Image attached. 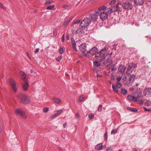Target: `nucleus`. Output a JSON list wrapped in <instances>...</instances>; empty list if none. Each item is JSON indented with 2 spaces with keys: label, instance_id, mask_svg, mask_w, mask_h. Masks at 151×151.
<instances>
[{
  "label": "nucleus",
  "instance_id": "f257e3e1",
  "mask_svg": "<svg viewBox=\"0 0 151 151\" xmlns=\"http://www.w3.org/2000/svg\"><path fill=\"white\" fill-rule=\"evenodd\" d=\"M122 5L121 3L119 2L115 5H112L111 7L108 8V9L109 12V14H111L114 12L120 11L122 10Z\"/></svg>",
  "mask_w": 151,
  "mask_h": 151
},
{
  "label": "nucleus",
  "instance_id": "f03ea898",
  "mask_svg": "<svg viewBox=\"0 0 151 151\" xmlns=\"http://www.w3.org/2000/svg\"><path fill=\"white\" fill-rule=\"evenodd\" d=\"M97 54L98 55V56L100 58V61L102 62L106 56V55H107L106 50L105 48L101 50L99 52L97 53Z\"/></svg>",
  "mask_w": 151,
  "mask_h": 151
},
{
  "label": "nucleus",
  "instance_id": "7ed1b4c3",
  "mask_svg": "<svg viewBox=\"0 0 151 151\" xmlns=\"http://www.w3.org/2000/svg\"><path fill=\"white\" fill-rule=\"evenodd\" d=\"M19 98H20L22 101L25 104H29L30 101V99L29 97L24 94H20L18 96Z\"/></svg>",
  "mask_w": 151,
  "mask_h": 151
},
{
  "label": "nucleus",
  "instance_id": "20e7f679",
  "mask_svg": "<svg viewBox=\"0 0 151 151\" xmlns=\"http://www.w3.org/2000/svg\"><path fill=\"white\" fill-rule=\"evenodd\" d=\"M109 13V12L108 8L103 10L100 14V18L102 21L104 20L107 18L108 14Z\"/></svg>",
  "mask_w": 151,
  "mask_h": 151
},
{
  "label": "nucleus",
  "instance_id": "39448f33",
  "mask_svg": "<svg viewBox=\"0 0 151 151\" xmlns=\"http://www.w3.org/2000/svg\"><path fill=\"white\" fill-rule=\"evenodd\" d=\"M91 21L88 17H87L81 21L80 25L82 26V27L85 28L86 27L89 26Z\"/></svg>",
  "mask_w": 151,
  "mask_h": 151
},
{
  "label": "nucleus",
  "instance_id": "423d86ee",
  "mask_svg": "<svg viewBox=\"0 0 151 151\" xmlns=\"http://www.w3.org/2000/svg\"><path fill=\"white\" fill-rule=\"evenodd\" d=\"M102 61L104 65L106 66L110 65L113 63L112 60L110 55L106 56L105 59H104Z\"/></svg>",
  "mask_w": 151,
  "mask_h": 151
},
{
  "label": "nucleus",
  "instance_id": "0eeeda50",
  "mask_svg": "<svg viewBox=\"0 0 151 151\" xmlns=\"http://www.w3.org/2000/svg\"><path fill=\"white\" fill-rule=\"evenodd\" d=\"M15 112L17 115H20L23 119H25L27 117V115L21 109H17L15 110Z\"/></svg>",
  "mask_w": 151,
  "mask_h": 151
},
{
  "label": "nucleus",
  "instance_id": "6e6552de",
  "mask_svg": "<svg viewBox=\"0 0 151 151\" xmlns=\"http://www.w3.org/2000/svg\"><path fill=\"white\" fill-rule=\"evenodd\" d=\"M9 83L13 90L15 92L17 91V88L15 81L12 79L9 80Z\"/></svg>",
  "mask_w": 151,
  "mask_h": 151
},
{
  "label": "nucleus",
  "instance_id": "1a4fd4ad",
  "mask_svg": "<svg viewBox=\"0 0 151 151\" xmlns=\"http://www.w3.org/2000/svg\"><path fill=\"white\" fill-rule=\"evenodd\" d=\"M99 13L98 12H96L95 14H91L88 17L91 20L93 21L96 20L98 18Z\"/></svg>",
  "mask_w": 151,
  "mask_h": 151
},
{
  "label": "nucleus",
  "instance_id": "9d476101",
  "mask_svg": "<svg viewBox=\"0 0 151 151\" xmlns=\"http://www.w3.org/2000/svg\"><path fill=\"white\" fill-rule=\"evenodd\" d=\"M85 29V28H84L83 27H82V26H81V28H79L77 30L76 32V33L78 35L80 36L84 33Z\"/></svg>",
  "mask_w": 151,
  "mask_h": 151
},
{
  "label": "nucleus",
  "instance_id": "9b49d317",
  "mask_svg": "<svg viewBox=\"0 0 151 151\" xmlns=\"http://www.w3.org/2000/svg\"><path fill=\"white\" fill-rule=\"evenodd\" d=\"M144 95L148 96L151 94V88H149L145 89L143 91Z\"/></svg>",
  "mask_w": 151,
  "mask_h": 151
},
{
  "label": "nucleus",
  "instance_id": "f8f14e48",
  "mask_svg": "<svg viewBox=\"0 0 151 151\" xmlns=\"http://www.w3.org/2000/svg\"><path fill=\"white\" fill-rule=\"evenodd\" d=\"M98 50L97 48L95 47H93L90 51L87 52V53H90L92 55L96 54Z\"/></svg>",
  "mask_w": 151,
  "mask_h": 151
},
{
  "label": "nucleus",
  "instance_id": "ddd939ff",
  "mask_svg": "<svg viewBox=\"0 0 151 151\" xmlns=\"http://www.w3.org/2000/svg\"><path fill=\"white\" fill-rule=\"evenodd\" d=\"M137 67L136 65L134 63H130L129 66L127 68L128 70H134Z\"/></svg>",
  "mask_w": 151,
  "mask_h": 151
},
{
  "label": "nucleus",
  "instance_id": "4468645a",
  "mask_svg": "<svg viewBox=\"0 0 151 151\" xmlns=\"http://www.w3.org/2000/svg\"><path fill=\"white\" fill-rule=\"evenodd\" d=\"M80 50L82 52H85L86 51V45L85 43L81 44L79 47Z\"/></svg>",
  "mask_w": 151,
  "mask_h": 151
},
{
  "label": "nucleus",
  "instance_id": "2eb2a0df",
  "mask_svg": "<svg viewBox=\"0 0 151 151\" xmlns=\"http://www.w3.org/2000/svg\"><path fill=\"white\" fill-rule=\"evenodd\" d=\"M24 81L25 82V83H23L22 87L23 90L26 91L28 89L29 85L28 82L27 81Z\"/></svg>",
  "mask_w": 151,
  "mask_h": 151
},
{
  "label": "nucleus",
  "instance_id": "dca6fc26",
  "mask_svg": "<svg viewBox=\"0 0 151 151\" xmlns=\"http://www.w3.org/2000/svg\"><path fill=\"white\" fill-rule=\"evenodd\" d=\"M134 3L137 5H141L144 2V0H134Z\"/></svg>",
  "mask_w": 151,
  "mask_h": 151
},
{
  "label": "nucleus",
  "instance_id": "f3484780",
  "mask_svg": "<svg viewBox=\"0 0 151 151\" xmlns=\"http://www.w3.org/2000/svg\"><path fill=\"white\" fill-rule=\"evenodd\" d=\"M126 68L123 65H121L118 68V70L121 72L124 73L125 70Z\"/></svg>",
  "mask_w": 151,
  "mask_h": 151
},
{
  "label": "nucleus",
  "instance_id": "a211bd4d",
  "mask_svg": "<svg viewBox=\"0 0 151 151\" xmlns=\"http://www.w3.org/2000/svg\"><path fill=\"white\" fill-rule=\"evenodd\" d=\"M128 98L129 100L132 101H137V98L134 96L129 95L128 96Z\"/></svg>",
  "mask_w": 151,
  "mask_h": 151
},
{
  "label": "nucleus",
  "instance_id": "6ab92c4d",
  "mask_svg": "<svg viewBox=\"0 0 151 151\" xmlns=\"http://www.w3.org/2000/svg\"><path fill=\"white\" fill-rule=\"evenodd\" d=\"M71 42L72 44V46L74 50L75 51H77V49L76 47V43L74 40L73 38L71 39Z\"/></svg>",
  "mask_w": 151,
  "mask_h": 151
},
{
  "label": "nucleus",
  "instance_id": "aec40b11",
  "mask_svg": "<svg viewBox=\"0 0 151 151\" xmlns=\"http://www.w3.org/2000/svg\"><path fill=\"white\" fill-rule=\"evenodd\" d=\"M20 75L22 76V78L24 81L27 80V79L26 78V74L23 72H21L20 73Z\"/></svg>",
  "mask_w": 151,
  "mask_h": 151
},
{
  "label": "nucleus",
  "instance_id": "412c9836",
  "mask_svg": "<svg viewBox=\"0 0 151 151\" xmlns=\"http://www.w3.org/2000/svg\"><path fill=\"white\" fill-rule=\"evenodd\" d=\"M96 149L98 150H101L103 149L102 144L100 143L97 145L95 147Z\"/></svg>",
  "mask_w": 151,
  "mask_h": 151
},
{
  "label": "nucleus",
  "instance_id": "4be33fe9",
  "mask_svg": "<svg viewBox=\"0 0 151 151\" xmlns=\"http://www.w3.org/2000/svg\"><path fill=\"white\" fill-rule=\"evenodd\" d=\"M53 101L59 104H61L62 103L60 99L58 98H54L53 99Z\"/></svg>",
  "mask_w": 151,
  "mask_h": 151
},
{
  "label": "nucleus",
  "instance_id": "5701e85b",
  "mask_svg": "<svg viewBox=\"0 0 151 151\" xmlns=\"http://www.w3.org/2000/svg\"><path fill=\"white\" fill-rule=\"evenodd\" d=\"M135 77V75H131L129 77V82L130 83L132 80L134 81Z\"/></svg>",
  "mask_w": 151,
  "mask_h": 151
},
{
  "label": "nucleus",
  "instance_id": "b1692460",
  "mask_svg": "<svg viewBox=\"0 0 151 151\" xmlns=\"http://www.w3.org/2000/svg\"><path fill=\"white\" fill-rule=\"evenodd\" d=\"M65 49H64V47H60L59 50V53L60 54H63L65 51Z\"/></svg>",
  "mask_w": 151,
  "mask_h": 151
},
{
  "label": "nucleus",
  "instance_id": "393cba45",
  "mask_svg": "<svg viewBox=\"0 0 151 151\" xmlns=\"http://www.w3.org/2000/svg\"><path fill=\"white\" fill-rule=\"evenodd\" d=\"M70 21V20L69 19H67L64 22L63 25L64 26H66Z\"/></svg>",
  "mask_w": 151,
  "mask_h": 151
},
{
  "label": "nucleus",
  "instance_id": "a878e982",
  "mask_svg": "<svg viewBox=\"0 0 151 151\" xmlns=\"http://www.w3.org/2000/svg\"><path fill=\"white\" fill-rule=\"evenodd\" d=\"M127 109L128 110L131 111L133 112H135L137 111V110L136 109L130 107H128Z\"/></svg>",
  "mask_w": 151,
  "mask_h": 151
},
{
  "label": "nucleus",
  "instance_id": "bb28decb",
  "mask_svg": "<svg viewBox=\"0 0 151 151\" xmlns=\"http://www.w3.org/2000/svg\"><path fill=\"white\" fill-rule=\"evenodd\" d=\"M94 64L95 66L97 67H99L100 66V63L97 60L95 61Z\"/></svg>",
  "mask_w": 151,
  "mask_h": 151
},
{
  "label": "nucleus",
  "instance_id": "cd10ccee",
  "mask_svg": "<svg viewBox=\"0 0 151 151\" xmlns=\"http://www.w3.org/2000/svg\"><path fill=\"white\" fill-rule=\"evenodd\" d=\"M121 92L124 95H125L127 94V91L124 89H121Z\"/></svg>",
  "mask_w": 151,
  "mask_h": 151
},
{
  "label": "nucleus",
  "instance_id": "c85d7f7f",
  "mask_svg": "<svg viewBox=\"0 0 151 151\" xmlns=\"http://www.w3.org/2000/svg\"><path fill=\"white\" fill-rule=\"evenodd\" d=\"M55 7V5H52L47 7V9L48 10H52Z\"/></svg>",
  "mask_w": 151,
  "mask_h": 151
},
{
  "label": "nucleus",
  "instance_id": "c756f323",
  "mask_svg": "<svg viewBox=\"0 0 151 151\" xmlns=\"http://www.w3.org/2000/svg\"><path fill=\"white\" fill-rule=\"evenodd\" d=\"M53 2V1L52 0H47L46 1V2L45 3V4L47 5V4H51Z\"/></svg>",
  "mask_w": 151,
  "mask_h": 151
},
{
  "label": "nucleus",
  "instance_id": "7c9ffc66",
  "mask_svg": "<svg viewBox=\"0 0 151 151\" xmlns=\"http://www.w3.org/2000/svg\"><path fill=\"white\" fill-rule=\"evenodd\" d=\"M88 117L90 119H93L94 117V114H93L90 113L88 115Z\"/></svg>",
  "mask_w": 151,
  "mask_h": 151
},
{
  "label": "nucleus",
  "instance_id": "2f4dec72",
  "mask_svg": "<svg viewBox=\"0 0 151 151\" xmlns=\"http://www.w3.org/2000/svg\"><path fill=\"white\" fill-rule=\"evenodd\" d=\"M63 111V110L62 109H60L59 110H58L57 111V112L56 113L58 115V116L60 115L62 112Z\"/></svg>",
  "mask_w": 151,
  "mask_h": 151
},
{
  "label": "nucleus",
  "instance_id": "473e14b6",
  "mask_svg": "<svg viewBox=\"0 0 151 151\" xmlns=\"http://www.w3.org/2000/svg\"><path fill=\"white\" fill-rule=\"evenodd\" d=\"M112 88L115 92L116 93L118 92V90L116 88L115 85L113 84H112Z\"/></svg>",
  "mask_w": 151,
  "mask_h": 151
},
{
  "label": "nucleus",
  "instance_id": "72a5a7b5",
  "mask_svg": "<svg viewBox=\"0 0 151 151\" xmlns=\"http://www.w3.org/2000/svg\"><path fill=\"white\" fill-rule=\"evenodd\" d=\"M142 95V92H139L137 93V97H136L137 98V100L138 99H139V98H140L141 96Z\"/></svg>",
  "mask_w": 151,
  "mask_h": 151
},
{
  "label": "nucleus",
  "instance_id": "f704fd0d",
  "mask_svg": "<svg viewBox=\"0 0 151 151\" xmlns=\"http://www.w3.org/2000/svg\"><path fill=\"white\" fill-rule=\"evenodd\" d=\"M111 69L112 71H113L114 70H116V67L115 66V65L114 64L112 65L111 67Z\"/></svg>",
  "mask_w": 151,
  "mask_h": 151
},
{
  "label": "nucleus",
  "instance_id": "c9c22d12",
  "mask_svg": "<svg viewBox=\"0 0 151 151\" xmlns=\"http://www.w3.org/2000/svg\"><path fill=\"white\" fill-rule=\"evenodd\" d=\"M106 8V7L105 6H102L101 7H100L98 9V11H100L101 10H103Z\"/></svg>",
  "mask_w": 151,
  "mask_h": 151
},
{
  "label": "nucleus",
  "instance_id": "e433bc0d",
  "mask_svg": "<svg viewBox=\"0 0 151 151\" xmlns=\"http://www.w3.org/2000/svg\"><path fill=\"white\" fill-rule=\"evenodd\" d=\"M122 86V84L121 83H119V82H117V83L116 85V87L117 88H120Z\"/></svg>",
  "mask_w": 151,
  "mask_h": 151
},
{
  "label": "nucleus",
  "instance_id": "4c0bfd02",
  "mask_svg": "<svg viewBox=\"0 0 151 151\" xmlns=\"http://www.w3.org/2000/svg\"><path fill=\"white\" fill-rule=\"evenodd\" d=\"M116 3V1L115 0H112L109 3V4L110 5H111V6L113 5H114V4Z\"/></svg>",
  "mask_w": 151,
  "mask_h": 151
},
{
  "label": "nucleus",
  "instance_id": "58836bf2",
  "mask_svg": "<svg viewBox=\"0 0 151 151\" xmlns=\"http://www.w3.org/2000/svg\"><path fill=\"white\" fill-rule=\"evenodd\" d=\"M107 132H106L104 135V139L106 141H107Z\"/></svg>",
  "mask_w": 151,
  "mask_h": 151
},
{
  "label": "nucleus",
  "instance_id": "ea45409f",
  "mask_svg": "<svg viewBox=\"0 0 151 151\" xmlns=\"http://www.w3.org/2000/svg\"><path fill=\"white\" fill-rule=\"evenodd\" d=\"M49 110L48 107H45L43 109V111L44 112H47Z\"/></svg>",
  "mask_w": 151,
  "mask_h": 151
},
{
  "label": "nucleus",
  "instance_id": "a19ab883",
  "mask_svg": "<svg viewBox=\"0 0 151 151\" xmlns=\"http://www.w3.org/2000/svg\"><path fill=\"white\" fill-rule=\"evenodd\" d=\"M84 99V97L82 96L80 97L79 99V101L80 102L82 101H83Z\"/></svg>",
  "mask_w": 151,
  "mask_h": 151
},
{
  "label": "nucleus",
  "instance_id": "79ce46f5",
  "mask_svg": "<svg viewBox=\"0 0 151 151\" xmlns=\"http://www.w3.org/2000/svg\"><path fill=\"white\" fill-rule=\"evenodd\" d=\"M62 57V56L61 55L58 56V58H56V60L57 61H60L61 60Z\"/></svg>",
  "mask_w": 151,
  "mask_h": 151
},
{
  "label": "nucleus",
  "instance_id": "37998d69",
  "mask_svg": "<svg viewBox=\"0 0 151 151\" xmlns=\"http://www.w3.org/2000/svg\"><path fill=\"white\" fill-rule=\"evenodd\" d=\"M117 132V130L113 129L111 132V134H115Z\"/></svg>",
  "mask_w": 151,
  "mask_h": 151
},
{
  "label": "nucleus",
  "instance_id": "c03bdc74",
  "mask_svg": "<svg viewBox=\"0 0 151 151\" xmlns=\"http://www.w3.org/2000/svg\"><path fill=\"white\" fill-rule=\"evenodd\" d=\"M80 22V20H77L76 21H75L74 22V23H73L72 24V25H73L74 24H78Z\"/></svg>",
  "mask_w": 151,
  "mask_h": 151
},
{
  "label": "nucleus",
  "instance_id": "a18cd8bd",
  "mask_svg": "<svg viewBox=\"0 0 151 151\" xmlns=\"http://www.w3.org/2000/svg\"><path fill=\"white\" fill-rule=\"evenodd\" d=\"M102 106L101 105H100L98 108V111H100L101 110V109L102 108Z\"/></svg>",
  "mask_w": 151,
  "mask_h": 151
},
{
  "label": "nucleus",
  "instance_id": "49530a36",
  "mask_svg": "<svg viewBox=\"0 0 151 151\" xmlns=\"http://www.w3.org/2000/svg\"><path fill=\"white\" fill-rule=\"evenodd\" d=\"M0 7H1V8H2L4 9H6V7H4L3 5L2 4H1L0 3Z\"/></svg>",
  "mask_w": 151,
  "mask_h": 151
},
{
  "label": "nucleus",
  "instance_id": "de8ad7c7",
  "mask_svg": "<svg viewBox=\"0 0 151 151\" xmlns=\"http://www.w3.org/2000/svg\"><path fill=\"white\" fill-rule=\"evenodd\" d=\"M58 116V115L56 113L55 114L52 115V116H51V117L53 119L56 117V116Z\"/></svg>",
  "mask_w": 151,
  "mask_h": 151
},
{
  "label": "nucleus",
  "instance_id": "09e8293b",
  "mask_svg": "<svg viewBox=\"0 0 151 151\" xmlns=\"http://www.w3.org/2000/svg\"><path fill=\"white\" fill-rule=\"evenodd\" d=\"M83 55L84 56H87L88 57H89V55L87 54L85 52H83Z\"/></svg>",
  "mask_w": 151,
  "mask_h": 151
},
{
  "label": "nucleus",
  "instance_id": "8fccbe9b",
  "mask_svg": "<svg viewBox=\"0 0 151 151\" xmlns=\"http://www.w3.org/2000/svg\"><path fill=\"white\" fill-rule=\"evenodd\" d=\"M64 37H65V34H63L62 36V41L63 42L64 41Z\"/></svg>",
  "mask_w": 151,
  "mask_h": 151
},
{
  "label": "nucleus",
  "instance_id": "3c124183",
  "mask_svg": "<svg viewBox=\"0 0 151 151\" xmlns=\"http://www.w3.org/2000/svg\"><path fill=\"white\" fill-rule=\"evenodd\" d=\"M149 103L150 102L149 101H147L145 102V104L146 105H147L148 106H150V104Z\"/></svg>",
  "mask_w": 151,
  "mask_h": 151
},
{
  "label": "nucleus",
  "instance_id": "603ef678",
  "mask_svg": "<svg viewBox=\"0 0 151 151\" xmlns=\"http://www.w3.org/2000/svg\"><path fill=\"white\" fill-rule=\"evenodd\" d=\"M122 78L121 77H118L117 78V80L118 82H119L121 81Z\"/></svg>",
  "mask_w": 151,
  "mask_h": 151
},
{
  "label": "nucleus",
  "instance_id": "864d4df0",
  "mask_svg": "<svg viewBox=\"0 0 151 151\" xmlns=\"http://www.w3.org/2000/svg\"><path fill=\"white\" fill-rule=\"evenodd\" d=\"M39 51V48H37L36 49V50L35 51V53H36L37 52H38Z\"/></svg>",
  "mask_w": 151,
  "mask_h": 151
},
{
  "label": "nucleus",
  "instance_id": "5fc2aeb1",
  "mask_svg": "<svg viewBox=\"0 0 151 151\" xmlns=\"http://www.w3.org/2000/svg\"><path fill=\"white\" fill-rule=\"evenodd\" d=\"M76 116L77 118H78L80 117V115L78 113H77L76 114Z\"/></svg>",
  "mask_w": 151,
  "mask_h": 151
},
{
  "label": "nucleus",
  "instance_id": "6e6d98bb",
  "mask_svg": "<svg viewBox=\"0 0 151 151\" xmlns=\"http://www.w3.org/2000/svg\"><path fill=\"white\" fill-rule=\"evenodd\" d=\"M144 110L146 111H151V110L147 109L146 107L144 108Z\"/></svg>",
  "mask_w": 151,
  "mask_h": 151
},
{
  "label": "nucleus",
  "instance_id": "4d7b16f0",
  "mask_svg": "<svg viewBox=\"0 0 151 151\" xmlns=\"http://www.w3.org/2000/svg\"><path fill=\"white\" fill-rule=\"evenodd\" d=\"M66 39L68 40L70 39L69 36L68 35H67L66 37Z\"/></svg>",
  "mask_w": 151,
  "mask_h": 151
},
{
  "label": "nucleus",
  "instance_id": "13d9d810",
  "mask_svg": "<svg viewBox=\"0 0 151 151\" xmlns=\"http://www.w3.org/2000/svg\"><path fill=\"white\" fill-rule=\"evenodd\" d=\"M96 76L98 78H100L102 77V76L97 74L96 75Z\"/></svg>",
  "mask_w": 151,
  "mask_h": 151
},
{
  "label": "nucleus",
  "instance_id": "bf43d9fd",
  "mask_svg": "<svg viewBox=\"0 0 151 151\" xmlns=\"http://www.w3.org/2000/svg\"><path fill=\"white\" fill-rule=\"evenodd\" d=\"M67 125V124L66 123H65L63 124V127H66Z\"/></svg>",
  "mask_w": 151,
  "mask_h": 151
},
{
  "label": "nucleus",
  "instance_id": "052dcab7",
  "mask_svg": "<svg viewBox=\"0 0 151 151\" xmlns=\"http://www.w3.org/2000/svg\"><path fill=\"white\" fill-rule=\"evenodd\" d=\"M112 54V53H110V55H109L108 54H107L106 55V56H109V55H110L111 56V55Z\"/></svg>",
  "mask_w": 151,
  "mask_h": 151
},
{
  "label": "nucleus",
  "instance_id": "680f3d73",
  "mask_svg": "<svg viewBox=\"0 0 151 151\" xmlns=\"http://www.w3.org/2000/svg\"><path fill=\"white\" fill-rule=\"evenodd\" d=\"M110 150V149L109 148H108L106 150V151H109Z\"/></svg>",
  "mask_w": 151,
  "mask_h": 151
},
{
  "label": "nucleus",
  "instance_id": "e2e57ef3",
  "mask_svg": "<svg viewBox=\"0 0 151 151\" xmlns=\"http://www.w3.org/2000/svg\"><path fill=\"white\" fill-rule=\"evenodd\" d=\"M65 75L66 76H68V73H66L65 74Z\"/></svg>",
  "mask_w": 151,
  "mask_h": 151
},
{
  "label": "nucleus",
  "instance_id": "0e129e2a",
  "mask_svg": "<svg viewBox=\"0 0 151 151\" xmlns=\"http://www.w3.org/2000/svg\"><path fill=\"white\" fill-rule=\"evenodd\" d=\"M58 149L60 150H61V148L60 147H58Z\"/></svg>",
  "mask_w": 151,
  "mask_h": 151
},
{
  "label": "nucleus",
  "instance_id": "69168bd1",
  "mask_svg": "<svg viewBox=\"0 0 151 151\" xmlns=\"http://www.w3.org/2000/svg\"><path fill=\"white\" fill-rule=\"evenodd\" d=\"M133 150L134 151H137V150H136L135 149H133Z\"/></svg>",
  "mask_w": 151,
  "mask_h": 151
},
{
  "label": "nucleus",
  "instance_id": "338daca9",
  "mask_svg": "<svg viewBox=\"0 0 151 151\" xmlns=\"http://www.w3.org/2000/svg\"><path fill=\"white\" fill-rule=\"evenodd\" d=\"M53 35H54L55 36L56 35V33H54Z\"/></svg>",
  "mask_w": 151,
  "mask_h": 151
},
{
  "label": "nucleus",
  "instance_id": "774afa93",
  "mask_svg": "<svg viewBox=\"0 0 151 151\" xmlns=\"http://www.w3.org/2000/svg\"><path fill=\"white\" fill-rule=\"evenodd\" d=\"M32 72H33V71H32V70H31V73H32Z\"/></svg>",
  "mask_w": 151,
  "mask_h": 151
}]
</instances>
